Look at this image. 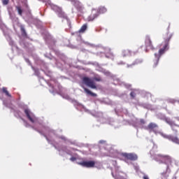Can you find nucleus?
<instances>
[{"instance_id": "obj_1", "label": "nucleus", "mask_w": 179, "mask_h": 179, "mask_svg": "<svg viewBox=\"0 0 179 179\" xmlns=\"http://www.w3.org/2000/svg\"><path fill=\"white\" fill-rule=\"evenodd\" d=\"M148 129L150 131V132H154L155 135H157L159 134L162 136V138H164V139H168L169 141H171L173 143H176L177 145H179V138L177 136H171V135H167L163 131H159V127L156 123L151 122L148 126Z\"/></svg>"}, {"instance_id": "obj_2", "label": "nucleus", "mask_w": 179, "mask_h": 179, "mask_svg": "<svg viewBox=\"0 0 179 179\" xmlns=\"http://www.w3.org/2000/svg\"><path fill=\"white\" fill-rule=\"evenodd\" d=\"M116 155L115 157H117L118 159H120L121 160H124L126 162H128V160L135 161L138 160V155L134 153H118L115 152Z\"/></svg>"}, {"instance_id": "obj_3", "label": "nucleus", "mask_w": 179, "mask_h": 179, "mask_svg": "<svg viewBox=\"0 0 179 179\" xmlns=\"http://www.w3.org/2000/svg\"><path fill=\"white\" fill-rule=\"evenodd\" d=\"M170 38H171V36L165 39L163 48L159 50V54L157 53L155 54V60L154 62H155L154 66H157V64H159V59H160V57H162V55H163V54H164V52H166V51L169 50V41H170Z\"/></svg>"}, {"instance_id": "obj_4", "label": "nucleus", "mask_w": 179, "mask_h": 179, "mask_svg": "<svg viewBox=\"0 0 179 179\" xmlns=\"http://www.w3.org/2000/svg\"><path fill=\"white\" fill-rule=\"evenodd\" d=\"M51 9H52V10H54L55 12H56V13H57L59 17H63L64 19H66L67 24H69V26H71V21H69V19H68V17H66V15H65V13H64L62 11V8H61L60 7H58V6L55 5V4H52V3H49Z\"/></svg>"}, {"instance_id": "obj_5", "label": "nucleus", "mask_w": 179, "mask_h": 179, "mask_svg": "<svg viewBox=\"0 0 179 179\" xmlns=\"http://www.w3.org/2000/svg\"><path fill=\"white\" fill-rule=\"evenodd\" d=\"M106 12H107V8H105L104 7H100L98 10L92 9V15L88 17L89 22L94 20L100 13H106Z\"/></svg>"}, {"instance_id": "obj_6", "label": "nucleus", "mask_w": 179, "mask_h": 179, "mask_svg": "<svg viewBox=\"0 0 179 179\" xmlns=\"http://www.w3.org/2000/svg\"><path fill=\"white\" fill-rule=\"evenodd\" d=\"M154 159L159 163H171V157L169 155H155Z\"/></svg>"}, {"instance_id": "obj_7", "label": "nucleus", "mask_w": 179, "mask_h": 179, "mask_svg": "<svg viewBox=\"0 0 179 179\" xmlns=\"http://www.w3.org/2000/svg\"><path fill=\"white\" fill-rule=\"evenodd\" d=\"M24 113L28 118V120L31 122V124H38V119L36 117L34 114L30 111L29 109H25L24 110Z\"/></svg>"}, {"instance_id": "obj_8", "label": "nucleus", "mask_w": 179, "mask_h": 179, "mask_svg": "<svg viewBox=\"0 0 179 179\" xmlns=\"http://www.w3.org/2000/svg\"><path fill=\"white\" fill-rule=\"evenodd\" d=\"M83 82L86 86L90 87L91 89H96V84L94 83V80L89 78L87 77H84L83 78Z\"/></svg>"}, {"instance_id": "obj_9", "label": "nucleus", "mask_w": 179, "mask_h": 179, "mask_svg": "<svg viewBox=\"0 0 179 179\" xmlns=\"http://www.w3.org/2000/svg\"><path fill=\"white\" fill-rule=\"evenodd\" d=\"M42 134L45 135L48 142H50V136H51L52 135H55L54 131L50 130V128L48 127L44 128V129L42 131Z\"/></svg>"}, {"instance_id": "obj_10", "label": "nucleus", "mask_w": 179, "mask_h": 179, "mask_svg": "<svg viewBox=\"0 0 179 179\" xmlns=\"http://www.w3.org/2000/svg\"><path fill=\"white\" fill-rule=\"evenodd\" d=\"M79 164H80V166H83V167H94V161H85V162H83L79 163Z\"/></svg>"}, {"instance_id": "obj_11", "label": "nucleus", "mask_w": 179, "mask_h": 179, "mask_svg": "<svg viewBox=\"0 0 179 179\" xmlns=\"http://www.w3.org/2000/svg\"><path fill=\"white\" fill-rule=\"evenodd\" d=\"M145 47L146 48H150V50H153V45H152V41L150 40V37L147 36L145 37Z\"/></svg>"}, {"instance_id": "obj_12", "label": "nucleus", "mask_w": 179, "mask_h": 179, "mask_svg": "<svg viewBox=\"0 0 179 179\" xmlns=\"http://www.w3.org/2000/svg\"><path fill=\"white\" fill-rule=\"evenodd\" d=\"M5 36H6V40L9 43V45H11L12 50H13V48H15V50H17V47L16 46V45L15 44V42L12 40L10 36L6 34Z\"/></svg>"}, {"instance_id": "obj_13", "label": "nucleus", "mask_w": 179, "mask_h": 179, "mask_svg": "<svg viewBox=\"0 0 179 179\" xmlns=\"http://www.w3.org/2000/svg\"><path fill=\"white\" fill-rule=\"evenodd\" d=\"M75 106H77L76 107L77 110H80L81 111H87V109L83 106V105L78 103L76 101H74Z\"/></svg>"}, {"instance_id": "obj_14", "label": "nucleus", "mask_w": 179, "mask_h": 179, "mask_svg": "<svg viewBox=\"0 0 179 179\" xmlns=\"http://www.w3.org/2000/svg\"><path fill=\"white\" fill-rule=\"evenodd\" d=\"M165 121L167 124H169V125H170V127H171L172 129H173V127L176 126V124L174 123V122L171 121L169 117L165 118Z\"/></svg>"}, {"instance_id": "obj_15", "label": "nucleus", "mask_w": 179, "mask_h": 179, "mask_svg": "<svg viewBox=\"0 0 179 179\" xmlns=\"http://www.w3.org/2000/svg\"><path fill=\"white\" fill-rule=\"evenodd\" d=\"M122 57H129V55H132V53L129 50H124L122 51Z\"/></svg>"}, {"instance_id": "obj_16", "label": "nucleus", "mask_w": 179, "mask_h": 179, "mask_svg": "<svg viewBox=\"0 0 179 179\" xmlns=\"http://www.w3.org/2000/svg\"><path fill=\"white\" fill-rule=\"evenodd\" d=\"M85 93H87V94H90V96H92L93 97H96V96H97V94L92 92L90 90H89L87 88L83 87Z\"/></svg>"}, {"instance_id": "obj_17", "label": "nucleus", "mask_w": 179, "mask_h": 179, "mask_svg": "<svg viewBox=\"0 0 179 179\" xmlns=\"http://www.w3.org/2000/svg\"><path fill=\"white\" fill-rule=\"evenodd\" d=\"M87 29V24H84L79 30V33H85Z\"/></svg>"}, {"instance_id": "obj_18", "label": "nucleus", "mask_w": 179, "mask_h": 179, "mask_svg": "<svg viewBox=\"0 0 179 179\" xmlns=\"http://www.w3.org/2000/svg\"><path fill=\"white\" fill-rule=\"evenodd\" d=\"M2 91L3 93H4L8 97H12V95L9 94V92H8V89L6 87H3Z\"/></svg>"}, {"instance_id": "obj_19", "label": "nucleus", "mask_w": 179, "mask_h": 179, "mask_svg": "<svg viewBox=\"0 0 179 179\" xmlns=\"http://www.w3.org/2000/svg\"><path fill=\"white\" fill-rule=\"evenodd\" d=\"M142 62V60L141 59H137L136 60V62H134L132 64L130 65H127V68H132V66H134V65H136L138 64H141Z\"/></svg>"}, {"instance_id": "obj_20", "label": "nucleus", "mask_w": 179, "mask_h": 179, "mask_svg": "<svg viewBox=\"0 0 179 179\" xmlns=\"http://www.w3.org/2000/svg\"><path fill=\"white\" fill-rule=\"evenodd\" d=\"M20 30L22 31V36H27V34L26 33V30L24 29V26L20 25Z\"/></svg>"}, {"instance_id": "obj_21", "label": "nucleus", "mask_w": 179, "mask_h": 179, "mask_svg": "<svg viewBox=\"0 0 179 179\" xmlns=\"http://www.w3.org/2000/svg\"><path fill=\"white\" fill-rule=\"evenodd\" d=\"M59 155H61L62 156L63 155L62 153H68V154H69V152H68V151H66V148H62L61 150H59Z\"/></svg>"}, {"instance_id": "obj_22", "label": "nucleus", "mask_w": 179, "mask_h": 179, "mask_svg": "<svg viewBox=\"0 0 179 179\" xmlns=\"http://www.w3.org/2000/svg\"><path fill=\"white\" fill-rule=\"evenodd\" d=\"M139 125H141V123L138 121L137 119H136L135 122L133 123V127H135V128H139Z\"/></svg>"}, {"instance_id": "obj_23", "label": "nucleus", "mask_w": 179, "mask_h": 179, "mask_svg": "<svg viewBox=\"0 0 179 179\" xmlns=\"http://www.w3.org/2000/svg\"><path fill=\"white\" fill-rule=\"evenodd\" d=\"M16 9L17 10L18 14L22 16V13L23 10H22V8L20 6H16Z\"/></svg>"}, {"instance_id": "obj_24", "label": "nucleus", "mask_w": 179, "mask_h": 179, "mask_svg": "<svg viewBox=\"0 0 179 179\" xmlns=\"http://www.w3.org/2000/svg\"><path fill=\"white\" fill-rule=\"evenodd\" d=\"M10 17L13 22H17V19L15 17V15L10 13Z\"/></svg>"}, {"instance_id": "obj_25", "label": "nucleus", "mask_w": 179, "mask_h": 179, "mask_svg": "<svg viewBox=\"0 0 179 179\" xmlns=\"http://www.w3.org/2000/svg\"><path fill=\"white\" fill-rule=\"evenodd\" d=\"M48 85L53 90L52 91L50 90V93H54V92H56L55 88H54V86L52 85V83H50V84H48Z\"/></svg>"}, {"instance_id": "obj_26", "label": "nucleus", "mask_w": 179, "mask_h": 179, "mask_svg": "<svg viewBox=\"0 0 179 179\" xmlns=\"http://www.w3.org/2000/svg\"><path fill=\"white\" fill-rule=\"evenodd\" d=\"M112 176H113V177L114 178H115V179H124L122 177H121V176H118V175H115V176H114V173L112 172Z\"/></svg>"}, {"instance_id": "obj_27", "label": "nucleus", "mask_w": 179, "mask_h": 179, "mask_svg": "<svg viewBox=\"0 0 179 179\" xmlns=\"http://www.w3.org/2000/svg\"><path fill=\"white\" fill-rule=\"evenodd\" d=\"M120 85H123V86L124 87H127V89H129V87H131V85L125 84V83H120Z\"/></svg>"}, {"instance_id": "obj_28", "label": "nucleus", "mask_w": 179, "mask_h": 179, "mask_svg": "<svg viewBox=\"0 0 179 179\" xmlns=\"http://www.w3.org/2000/svg\"><path fill=\"white\" fill-rule=\"evenodd\" d=\"M106 58H111V59H114V55L113 53H110L109 56L108 55H106Z\"/></svg>"}, {"instance_id": "obj_29", "label": "nucleus", "mask_w": 179, "mask_h": 179, "mask_svg": "<svg viewBox=\"0 0 179 179\" xmlns=\"http://www.w3.org/2000/svg\"><path fill=\"white\" fill-rule=\"evenodd\" d=\"M32 69H34L35 75H36V76H40V73L38 72V70L35 69L34 67H32Z\"/></svg>"}, {"instance_id": "obj_30", "label": "nucleus", "mask_w": 179, "mask_h": 179, "mask_svg": "<svg viewBox=\"0 0 179 179\" xmlns=\"http://www.w3.org/2000/svg\"><path fill=\"white\" fill-rule=\"evenodd\" d=\"M3 5H8L9 3V0H1Z\"/></svg>"}, {"instance_id": "obj_31", "label": "nucleus", "mask_w": 179, "mask_h": 179, "mask_svg": "<svg viewBox=\"0 0 179 179\" xmlns=\"http://www.w3.org/2000/svg\"><path fill=\"white\" fill-rule=\"evenodd\" d=\"M103 73H104V74H105L106 76H111V73H110V71H104Z\"/></svg>"}, {"instance_id": "obj_32", "label": "nucleus", "mask_w": 179, "mask_h": 179, "mask_svg": "<svg viewBox=\"0 0 179 179\" xmlns=\"http://www.w3.org/2000/svg\"><path fill=\"white\" fill-rule=\"evenodd\" d=\"M110 148H111V146L110 145H108L107 147H106L105 148L108 149L110 153H113V150H108L110 149Z\"/></svg>"}, {"instance_id": "obj_33", "label": "nucleus", "mask_w": 179, "mask_h": 179, "mask_svg": "<svg viewBox=\"0 0 179 179\" xmlns=\"http://www.w3.org/2000/svg\"><path fill=\"white\" fill-rule=\"evenodd\" d=\"M63 99H66V100H69V96L67 94L62 95Z\"/></svg>"}, {"instance_id": "obj_34", "label": "nucleus", "mask_w": 179, "mask_h": 179, "mask_svg": "<svg viewBox=\"0 0 179 179\" xmlns=\"http://www.w3.org/2000/svg\"><path fill=\"white\" fill-rule=\"evenodd\" d=\"M94 80H96V82H100V80H101V78L100 77H95L94 78Z\"/></svg>"}, {"instance_id": "obj_35", "label": "nucleus", "mask_w": 179, "mask_h": 179, "mask_svg": "<svg viewBox=\"0 0 179 179\" xmlns=\"http://www.w3.org/2000/svg\"><path fill=\"white\" fill-rule=\"evenodd\" d=\"M136 95V94H135V92H131V93H130V96H131V97H135V96Z\"/></svg>"}, {"instance_id": "obj_36", "label": "nucleus", "mask_w": 179, "mask_h": 179, "mask_svg": "<svg viewBox=\"0 0 179 179\" xmlns=\"http://www.w3.org/2000/svg\"><path fill=\"white\" fill-rule=\"evenodd\" d=\"M71 162H75V160H76V157H72L71 159H70Z\"/></svg>"}, {"instance_id": "obj_37", "label": "nucleus", "mask_w": 179, "mask_h": 179, "mask_svg": "<svg viewBox=\"0 0 179 179\" xmlns=\"http://www.w3.org/2000/svg\"><path fill=\"white\" fill-rule=\"evenodd\" d=\"M140 122H141V124H145V120H143V119H141V120H140Z\"/></svg>"}, {"instance_id": "obj_38", "label": "nucleus", "mask_w": 179, "mask_h": 179, "mask_svg": "<svg viewBox=\"0 0 179 179\" xmlns=\"http://www.w3.org/2000/svg\"><path fill=\"white\" fill-rule=\"evenodd\" d=\"M175 101L174 99H169V103H174Z\"/></svg>"}, {"instance_id": "obj_39", "label": "nucleus", "mask_w": 179, "mask_h": 179, "mask_svg": "<svg viewBox=\"0 0 179 179\" xmlns=\"http://www.w3.org/2000/svg\"><path fill=\"white\" fill-rule=\"evenodd\" d=\"M143 179H149V177L145 175V176H143Z\"/></svg>"}, {"instance_id": "obj_40", "label": "nucleus", "mask_w": 179, "mask_h": 179, "mask_svg": "<svg viewBox=\"0 0 179 179\" xmlns=\"http://www.w3.org/2000/svg\"><path fill=\"white\" fill-rule=\"evenodd\" d=\"M124 64H125V63L121 62L118 63V65H124Z\"/></svg>"}, {"instance_id": "obj_41", "label": "nucleus", "mask_w": 179, "mask_h": 179, "mask_svg": "<svg viewBox=\"0 0 179 179\" xmlns=\"http://www.w3.org/2000/svg\"><path fill=\"white\" fill-rule=\"evenodd\" d=\"M25 61H26V62H27L30 65V61H29V59H26Z\"/></svg>"}, {"instance_id": "obj_42", "label": "nucleus", "mask_w": 179, "mask_h": 179, "mask_svg": "<svg viewBox=\"0 0 179 179\" xmlns=\"http://www.w3.org/2000/svg\"><path fill=\"white\" fill-rule=\"evenodd\" d=\"M134 169H135V170H136V171H138V170H139V168L138 166H135Z\"/></svg>"}, {"instance_id": "obj_43", "label": "nucleus", "mask_w": 179, "mask_h": 179, "mask_svg": "<svg viewBox=\"0 0 179 179\" xmlns=\"http://www.w3.org/2000/svg\"><path fill=\"white\" fill-rule=\"evenodd\" d=\"M60 138H61V139H62L63 141H65V137H64V136H61Z\"/></svg>"}, {"instance_id": "obj_44", "label": "nucleus", "mask_w": 179, "mask_h": 179, "mask_svg": "<svg viewBox=\"0 0 179 179\" xmlns=\"http://www.w3.org/2000/svg\"><path fill=\"white\" fill-rule=\"evenodd\" d=\"M157 148V146L154 145L153 149H156Z\"/></svg>"}, {"instance_id": "obj_45", "label": "nucleus", "mask_w": 179, "mask_h": 179, "mask_svg": "<svg viewBox=\"0 0 179 179\" xmlns=\"http://www.w3.org/2000/svg\"><path fill=\"white\" fill-rule=\"evenodd\" d=\"M103 142H104L103 141H100L99 143H103Z\"/></svg>"}, {"instance_id": "obj_46", "label": "nucleus", "mask_w": 179, "mask_h": 179, "mask_svg": "<svg viewBox=\"0 0 179 179\" xmlns=\"http://www.w3.org/2000/svg\"><path fill=\"white\" fill-rule=\"evenodd\" d=\"M3 104H4L5 106H6V103H5V101H3Z\"/></svg>"}, {"instance_id": "obj_47", "label": "nucleus", "mask_w": 179, "mask_h": 179, "mask_svg": "<svg viewBox=\"0 0 179 179\" xmlns=\"http://www.w3.org/2000/svg\"><path fill=\"white\" fill-rule=\"evenodd\" d=\"M177 120L179 121V117H177Z\"/></svg>"}, {"instance_id": "obj_48", "label": "nucleus", "mask_w": 179, "mask_h": 179, "mask_svg": "<svg viewBox=\"0 0 179 179\" xmlns=\"http://www.w3.org/2000/svg\"><path fill=\"white\" fill-rule=\"evenodd\" d=\"M25 127H27V124L25 123Z\"/></svg>"}, {"instance_id": "obj_49", "label": "nucleus", "mask_w": 179, "mask_h": 179, "mask_svg": "<svg viewBox=\"0 0 179 179\" xmlns=\"http://www.w3.org/2000/svg\"><path fill=\"white\" fill-rule=\"evenodd\" d=\"M150 154L152 155V151L150 152Z\"/></svg>"}]
</instances>
